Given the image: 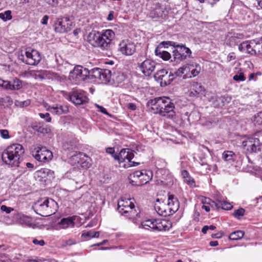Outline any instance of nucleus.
Masks as SVG:
<instances>
[{"instance_id": "8", "label": "nucleus", "mask_w": 262, "mask_h": 262, "mask_svg": "<svg viewBox=\"0 0 262 262\" xmlns=\"http://www.w3.org/2000/svg\"><path fill=\"white\" fill-rule=\"evenodd\" d=\"M87 77H91V70L89 71L80 66H77L69 73V79L75 84H78Z\"/></svg>"}, {"instance_id": "51", "label": "nucleus", "mask_w": 262, "mask_h": 262, "mask_svg": "<svg viewBox=\"0 0 262 262\" xmlns=\"http://www.w3.org/2000/svg\"><path fill=\"white\" fill-rule=\"evenodd\" d=\"M155 164L157 167L158 166L164 167L165 166V162L162 159H160V160L156 161Z\"/></svg>"}, {"instance_id": "62", "label": "nucleus", "mask_w": 262, "mask_h": 262, "mask_svg": "<svg viewBox=\"0 0 262 262\" xmlns=\"http://www.w3.org/2000/svg\"><path fill=\"white\" fill-rule=\"evenodd\" d=\"M114 18V11H111L108 15V16L107 17V20L108 21L112 20Z\"/></svg>"}, {"instance_id": "12", "label": "nucleus", "mask_w": 262, "mask_h": 262, "mask_svg": "<svg viewBox=\"0 0 262 262\" xmlns=\"http://www.w3.org/2000/svg\"><path fill=\"white\" fill-rule=\"evenodd\" d=\"M31 153L36 160L42 162L49 161L53 157L52 152L45 147H36Z\"/></svg>"}, {"instance_id": "60", "label": "nucleus", "mask_w": 262, "mask_h": 262, "mask_svg": "<svg viewBox=\"0 0 262 262\" xmlns=\"http://www.w3.org/2000/svg\"><path fill=\"white\" fill-rule=\"evenodd\" d=\"M116 81L118 82H121L122 81H123L125 77L123 74H119L118 76L116 77Z\"/></svg>"}, {"instance_id": "59", "label": "nucleus", "mask_w": 262, "mask_h": 262, "mask_svg": "<svg viewBox=\"0 0 262 262\" xmlns=\"http://www.w3.org/2000/svg\"><path fill=\"white\" fill-rule=\"evenodd\" d=\"M127 108L130 110L134 111L136 109V105L133 103L127 104Z\"/></svg>"}, {"instance_id": "3", "label": "nucleus", "mask_w": 262, "mask_h": 262, "mask_svg": "<svg viewBox=\"0 0 262 262\" xmlns=\"http://www.w3.org/2000/svg\"><path fill=\"white\" fill-rule=\"evenodd\" d=\"M25 150L22 145L13 144L8 146L2 154V159L7 164L11 167L18 166L20 157L24 154Z\"/></svg>"}, {"instance_id": "57", "label": "nucleus", "mask_w": 262, "mask_h": 262, "mask_svg": "<svg viewBox=\"0 0 262 262\" xmlns=\"http://www.w3.org/2000/svg\"><path fill=\"white\" fill-rule=\"evenodd\" d=\"M21 220L24 223L27 224L28 226H31V224L30 223L31 219L28 216H24Z\"/></svg>"}, {"instance_id": "35", "label": "nucleus", "mask_w": 262, "mask_h": 262, "mask_svg": "<svg viewBox=\"0 0 262 262\" xmlns=\"http://www.w3.org/2000/svg\"><path fill=\"white\" fill-rule=\"evenodd\" d=\"M244 235V232L241 230H237L232 233L229 235V238L235 241L241 239Z\"/></svg>"}, {"instance_id": "34", "label": "nucleus", "mask_w": 262, "mask_h": 262, "mask_svg": "<svg viewBox=\"0 0 262 262\" xmlns=\"http://www.w3.org/2000/svg\"><path fill=\"white\" fill-rule=\"evenodd\" d=\"M254 40L255 41V43H254L255 55L262 53V39H256Z\"/></svg>"}, {"instance_id": "39", "label": "nucleus", "mask_w": 262, "mask_h": 262, "mask_svg": "<svg viewBox=\"0 0 262 262\" xmlns=\"http://www.w3.org/2000/svg\"><path fill=\"white\" fill-rule=\"evenodd\" d=\"M217 204L220 206L218 208H222L224 210H229L232 209V205L229 202L226 201H219Z\"/></svg>"}, {"instance_id": "23", "label": "nucleus", "mask_w": 262, "mask_h": 262, "mask_svg": "<svg viewBox=\"0 0 262 262\" xmlns=\"http://www.w3.org/2000/svg\"><path fill=\"white\" fill-rule=\"evenodd\" d=\"M204 92V89L200 83L193 82L191 85L189 96L190 97H198L203 95Z\"/></svg>"}, {"instance_id": "13", "label": "nucleus", "mask_w": 262, "mask_h": 262, "mask_svg": "<svg viewBox=\"0 0 262 262\" xmlns=\"http://www.w3.org/2000/svg\"><path fill=\"white\" fill-rule=\"evenodd\" d=\"M112 72L108 69L94 68L91 70V78L98 79L102 82H110L112 77Z\"/></svg>"}, {"instance_id": "41", "label": "nucleus", "mask_w": 262, "mask_h": 262, "mask_svg": "<svg viewBox=\"0 0 262 262\" xmlns=\"http://www.w3.org/2000/svg\"><path fill=\"white\" fill-rule=\"evenodd\" d=\"M244 213L245 209L242 208H241L235 210L233 213V215L235 218L239 219L241 217L243 216L244 215Z\"/></svg>"}, {"instance_id": "47", "label": "nucleus", "mask_w": 262, "mask_h": 262, "mask_svg": "<svg viewBox=\"0 0 262 262\" xmlns=\"http://www.w3.org/2000/svg\"><path fill=\"white\" fill-rule=\"evenodd\" d=\"M39 116L41 118L46 119V121L50 122L51 121V118L50 116V114L48 113L45 114L39 113Z\"/></svg>"}, {"instance_id": "52", "label": "nucleus", "mask_w": 262, "mask_h": 262, "mask_svg": "<svg viewBox=\"0 0 262 262\" xmlns=\"http://www.w3.org/2000/svg\"><path fill=\"white\" fill-rule=\"evenodd\" d=\"M33 243L35 245H39L40 246H42L45 244V241L43 240H38L37 239H34L32 241Z\"/></svg>"}, {"instance_id": "2", "label": "nucleus", "mask_w": 262, "mask_h": 262, "mask_svg": "<svg viewBox=\"0 0 262 262\" xmlns=\"http://www.w3.org/2000/svg\"><path fill=\"white\" fill-rule=\"evenodd\" d=\"M147 106L155 114L170 118L174 115V105L168 97H156L147 102Z\"/></svg>"}, {"instance_id": "37", "label": "nucleus", "mask_w": 262, "mask_h": 262, "mask_svg": "<svg viewBox=\"0 0 262 262\" xmlns=\"http://www.w3.org/2000/svg\"><path fill=\"white\" fill-rule=\"evenodd\" d=\"M201 201L203 205H209L212 208H219L220 207L219 204L217 203L211 201L209 198H203L201 200Z\"/></svg>"}, {"instance_id": "49", "label": "nucleus", "mask_w": 262, "mask_h": 262, "mask_svg": "<svg viewBox=\"0 0 262 262\" xmlns=\"http://www.w3.org/2000/svg\"><path fill=\"white\" fill-rule=\"evenodd\" d=\"M1 209L3 211L6 212L7 213H10L13 210L12 208L8 207L6 205H2Z\"/></svg>"}, {"instance_id": "4", "label": "nucleus", "mask_w": 262, "mask_h": 262, "mask_svg": "<svg viewBox=\"0 0 262 262\" xmlns=\"http://www.w3.org/2000/svg\"><path fill=\"white\" fill-rule=\"evenodd\" d=\"M56 206L57 203L53 199L43 198L35 203L33 208L37 214L48 216L56 212Z\"/></svg>"}, {"instance_id": "38", "label": "nucleus", "mask_w": 262, "mask_h": 262, "mask_svg": "<svg viewBox=\"0 0 262 262\" xmlns=\"http://www.w3.org/2000/svg\"><path fill=\"white\" fill-rule=\"evenodd\" d=\"M12 18L11 11L10 10H7L4 12L0 13V18L4 21L10 20Z\"/></svg>"}, {"instance_id": "22", "label": "nucleus", "mask_w": 262, "mask_h": 262, "mask_svg": "<svg viewBox=\"0 0 262 262\" xmlns=\"http://www.w3.org/2000/svg\"><path fill=\"white\" fill-rule=\"evenodd\" d=\"M167 208L169 215L176 212L179 208V201L173 195H169L168 196Z\"/></svg>"}, {"instance_id": "46", "label": "nucleus", "mask_w": 262, "mask_h": 262, "mask_svg": "<svg viewBox=\"0 0 262 262\" xmlns=\"http://www.w3.org/2000/svg\"><path fill=\"white\" fill-rule=\"evenodd\" d=\"M95 105L98 109L99 112L107 116H111V115L107 112L106 110L102 106L99 105V104L96 103L95 104Z\"/></svg>"}, {"instance_id": "18", "label": "nucleus", "mask_w": 262, "mask_h": 262, "mask_svg": "<svg viewBox=\"0 0 262 262\" xmlns=\"http://www.w3.org/2000/svg\"><path fill=\"white\" fill-rule=\"evenodd\" d=\"M156 63L151 59H147L140 65V68L143 74L146 76H149L156 68Z\"/></svg>"}, {"instance_id": "24", "label": "nucleus", "mask_w": 262, "mask_h": 262, "mask_svg": "<svg viewBox=\"0 0 262 262\" xmlns=\"http://www.w3.org/2000/svg\"><path fill=\"white\" fill-rule=\"evenodd\" d=\"M74 219L73 217L63 218L57 224V228L58 229H66L70 227H73L74 225Z\"/></svg>"}, {"instance_id": "7", "label": "nucleus", "mask_w": 262, "mask_h": 262, "mask_svg": "<svg viewBox=\"0 0 262 262\" xmlns=\"http://www.w3.org/2000/svg\"><path fill=\"white\" fill-rule=\"evenodd\" d=\"M118 210L123 215L134 219L138 213L135 208V205L130 199H121L118 202Z\"/></svg>"}, {"instance_id": "32", "label": "nucleus", "mask_w": 262, "mask_h": 262, "mask_svg": "<svg viewBox=\"0 0 262 262\" xmlns=\"http://www.w3.org/2000/svg\"><path fill=\"white\" fill-rule=\"evenodd\" d=\"M201 71V67L195 63L190 64V75L191 77L192 76L195 77L198 75Z\"/></svg>"}, {"instance_id": "43", "label": "nucleus", "mask_w": 262, "mask_h": 262, "mask_svg": "<svg viewBox=\"0 0 262 262\" xmlns=\"http://www.w3.org/2000/svg\"><path fill=\"white\" fill-rule=\"evenodd\" d=\"M0 135L1 137L4 139H8L10 137L9 135V132L7 129H0Z\"/></svg>"}, {"instance_id": "17", "label": "nucleus", "mask_w": 262, "mask_h": 262, "mask_svg": "<svg viewBox=\"0 0 262 262\" xmlns=\"http://www.w3.org/2000/svg\"><path fill=\"white\" fill-rule=\"evenodd\" d=\"M115 160H118L120 163L131 162L132 159L134 157L133 151L129 148H123L121 150L118 155L113 156Z\"/></svg>"}, {"instance_id": "44", "label": "nucleus", "mask_w": 262, "mask_h": 262, "mask_svg": "<svg viewBox=\"0 0 262 262\" xmlns=\"http://www.w3.org/2000/svg\"><path fill=\"white\" fill-rule=\"evenodd\" d=\"M0 86H2L6 89L10 90V81H5L0 78Z\"/></svg>"}, {"instance_id": "26", "label": "nucleus", "mask_w": 262, "mask_h": 262, "mask_svg": "<svg viewBox=\"0 0 262 262\" xmlns=\"http://www.w3.org/2000/svg\"><path fill=\"white\" fill-rule=\"evenodd\" d=\"M214 98H215V101L213 103L214 105L220 107H222L226 104L230 103L231 100V97L228 95H225L217 98L214 96ZM212 99H214V97H212Z\"/></svg>"}, {"instance_id": "54", "label": "nucleus", "mask_w": 262, "mask_h": 262, "mask_svg": "<svg viewBox=\"0 0 262 262\" xmlns=\"http://www.w3.org/2000/svg\"><path fill=\"white\" fill-rule=\"evenodd\" d=\"M235 58H236V57H235L234 53L232 52V53H230L228 54V55L227 56V60L228 62H230L231 60H234L235 59Z\"/></svg>"}, {"instance_id": "1", "label": "nucleus", "mask_w": 262, "mask_h": 262, "mask_svg": "<svg viewBox=\"0 0 262 262\" xmlns=\"http://www.w3.org/2000/svg\"><path fill=\"white\" fill-rule=\"evenodd\" d=\"M115 37V32L111 29L102 30L101 32L92 31L87 36L86 40L94 47L102 50H108Z\"/></svg>"}, {"instance_id": "19", "label": "nucleus", "mask_w": 262, "mask_h": 262, "mask_svg": "<svg viewBox=\"0 0 262 262\" xmlns=\"http://www.w3.org/2000/svg\"><path fill=\"white\" fill-rule=\"evenodd\" d=\"M169 42H162L155 50L156 55L166 61L170 59L171 57L170 54L168 52L163 50V48H167L169 46Z\"/></svg>"}, {"instance_id": "10", "label": "nucleus", "mask_w": 262, "mask_h": 262, "mask_svg": "<svg viewBox=\"0 0 262 262\" xmlns=\"http://www.w3.org/2000/svg\"><path fill=\"white\" fill-rule=\"evenodd\" d=\"M72 21L68 17L57 18L54 21L53 27L56 32L67 33L72 29Z\"/></svg>"}, {"instance_id": "21", "label": "nucleus", "mask_w": 262, "mask_h": 262, "mask_svg": "<svg viewBox=\"0 0 262 262\" xmlns=\"http://www.w3.org/2000/svg\"><path fill=\"white\" fill-rule=\"evenodd\" d=\"M134 177L138 178L143 183L146 184L151 180L153 174L151 170H142L134 173Z\"/></svg>"}, {"instance_id": "36", "label": "nucleus", "mask_w": 262, "mask_h": 262, "mask_svg": "<svg viewBox=\"0 0 262 262\" xmlns=\"http://www.w3.org/2000/svg\"><path fill=\"white\" fill-rule=\"evenodd\" d=\"M200 118V115L198 112L193 111L188 116V120L189 122L194 123Z\"/></svg>"}, {"instance_id": "58", "label": "nucleus", "mask_w": 262, "mask_h": 262, "mask_svg": "<svg viewBox=\"0 0 262 262\" xmlns=\"http://www.w3.org/2000/svg\"><path fill=\"white\" fill-rule=\"evenodd\" d=\"M48 19L49 16L47 15H44L41 21V24L43 25H47Z\"/></svg>"}, {"instance_id": "61", "label": "nucleus", "mask_w": 262, "mask_h": 262, "mask_svg": "<svg viewBox=\"0 0 262 262\" xmlns=\"http://www.w3.org/2000/svg\"><path fill=\"white\" fill-rule=\"evenodd\" d=\"M75 157H76V158H79V159H81L83 157H86V158H88V156H86L85 154L82 153V152H79L78 154H76L75 156Z\"/></svg>"}, {"instance_id": "30", "label": "nucleus", "mask_w": 262, "mask_h": 262, "mask_svg": "<svg viewBox=\"0 0 262 262\" xmlns=\"http://www.w3.org/2000/svg\"><path fill=\"white\" fill-rule=\"evenodd\" d=\"M36 173L37 176L41 178H45L50 176V177H53L54 174V172L48 168H41L38 170Z\"/></svg>"}, {"instance_id": "9", "label": "nucleus", "mask_w": 262, "mask_h": 262, "mask_svg": "<svg viewBox=\"0 0 262 262\" xmlns=\"http://www.w3.org/2000/svg\"><path fill=\"white\" fill-rule=\"evenodd\" d=\"M18 57L23 62L32 66L37 64L41 58L39 53L35 50L26 51L25 54L21 53Z\"/></svg>"}, {"instance_id": "56", "label": "nucleus", "mask_w": 262, "mask_h": 262, "mask_svg": "<svg viewBox=\"0 0 262 262\" xmlns=\"http://www.w3.org/2000/svg\"><path fill=\"white\" fill-rule=\"evenodd\" d=\"M75 244V242L72 239H69L64 242V246H71Z\"/></svg>"}, {"instance_id": "53", "label": "nucleus", "mask_w": 262, "mask_h": 262, "mask_svg": "<svg viewBox=\"0 0 262 262\" xmlns=\"http://www.w3.org/2000/svg\"><path fill=\"white\" fill-rule=\"evenodd\" d=\"M46 2L52 7H55L58 4V0H46Z\"/></svg>"}, {"instance_id": "11", "label": "nucleus", "mask_w": 262, "mask_h": 262, "mask_svg": "<svg viewBox=\"0 0 262 262\" xmlns=\"http://www.w3.org/2000/svg\"><path fill=\"white\" fill-rule=\"evenodd\" d=\"M176 77L174 73H168L165 69L158 71L154 75L155 80L160 83L161 86L170 84Z\"/></svg>"}, {"instance_id": "45", "label": "nucleus", "mask_w": 262, "mask_h": 262, "mask_svg": "<svg viewBox=\"0 0 262 262\" xmlns=\"http://www.w3.org/2000/svg\"><path fill=\"white\" fill-rule=\"evenodd\" d=\"M233 79L236 81H244L246 80V78L243 73H241L239 75L236 74L234 75Z\"/></svg>"}, {"instance_id": "40", "label": "nucleus", "mask_w": 262, "mask_h": 262, "mask_svg": "<svg viewBox=\"0 0 262 262\" xmlns=\"http://www.w3.org/2000/svg\"><path fill=\"white\" fill-rule=\"evenodd\" d=\"M100 232L99 231H90L82 234V236L88 237L90 238L98 237Z\"/></svg>"}, {"instance_id": "27", "label": "nucleus", "mask_w": 262, "mask_h": 262, "mask_svg": "<svg viewBox=\"0 0 262 262\" xmlns=\"http://www.w3.org/2000/svg\"><path fill=\"white\" fill-rule=\"evenodd\" d=\"M57 64L58 65V70L63 73L70 72V71H72V66L67 61H62L61 63L59 61V59H56Z\"/></svg>"}, {"instance_id": "64", "label": "nucleus", "mask_w": 262, "mask_h": 262, "mask_svg": "<svg viewBox=\"0 0 262 262\" xmlns=\"http://www.w3.org/2000/svg\"><path fill=\"white\" fill-rule=\"evenodd\" d=\"M210 207L211 206L209 205H203L202 208L204 209L206 211L209 212L210 210Z\"/></svg>"}, {"instance_id": "33", "label": "nucleus", "mask_w": 262, "mask_h": 262, "mask_svg": "<svg viewBox=\"0 0 262 262\" xmlns=\"http://www.w3.org/2000/svg\"><path fill=\"white\" fill-rule=\"evenodd\" d=\"M22 87V81L19 79L15 78L13 79L12 82H10L11 90H18Z\"/></svg>"}, {"instance_id": "6", "label": "nucleus", "mask_w": 262, "mask_h": 262, "mask_svg": "<svg viewBox=\"0 0 262 262\" xmlns=\"http://www.w3.org/2000/svg\"><path fill=\"white\" fill-rule=\"evenodd\" d=\"M169 46H173L175 49L172 51V58L171 61L177 63L186 59L191 55L190 49L182 44L180 45L176 42H169Z\"/></svg>"}, {"instance_id": "14", "label": "nucleus", "mask_w": 262, "mask_h": 262, "mask_svg": "<svg viewBox=\"0 0 262 262\" xmlns=\"http://www.w3.org/2000/svg\"><path fill=\"white\" fill-rule=\"evenodd\" d=\"M118 51L124 55L130 56L136 51V45L129 39L123 40L119 44Z\"/></svg>"}, {"instance_id": "16", "label": "nucleus", "mask_w": 262, "mask_h": 262, "mask_svg": "<svg viewBox=\"0 0 262 262\" xmlns=\"http://www.w3.org/2000/svg\"><path fill=\"white\" fill-rule=\"evenodd\" d=\"M244 149L249 153L259 150L260 142L257 138H249L242 142Z\"/></svg>"}, {"instance_id": "48", "label": "nucleus", "mask_w": 262, "mask_h": 262, "mask_svg": "<svg viewBox=\"0 0 262 262\" xmlns=\"http://www.w3.org/2000/svg\"><path fill=\"white\" fill-rule=\"evenodd\" d=\"M154 13H150V16L153 18L159 17L160 16V9H156L154 11Z\"/></svg>"}, {"instance_id": "15", "label": "nucleus", "mask_w": 262, "mask_h": 262, "mask_svg": "<svg viewBox=\"0 0 262 262\" xmlns=\"http://www.w3.org/2000/svg\"><path fill=\"white\" fill-rule=\"evenodd\" d=\"M70 100L76 105H80L88 102L89 99L85 92L81 90L72 91L70 95Z\"/></svg>"}, {"instance_id": "29", "label": "nucleus", "mask_w": 262, "mask_h": 262, "mask_svg": "<svg viewBox=\"0 0 262 262\" xmlns=\"http://www.w3.org/2000/svg\"><path fill=\"white\" fill-rule=\"evenodd\" d=\"M222 158L225 161L231 162L235 160L236 155L232 151L227 150L223 153Z\"/></svg>"}, {"instance_id": "25", "label": "nucleus", "mask_w": 262, "mask_h": 262, "mask_svg": "<svg viewBox=\"0 0 262 262\" xmlns=\"http://www.w3.org/2000/svg\"><path fill=\"white\" fill-rule=\"evenodd\" d=\"M176 77H191L190 75V64H186L178 69L174 72Z\"/></svg>"}, {"instance_id": "31", "label": "nucleus", "mask_w": 262, "mask_h": 262, "mask_svg": "<svg viewBox=\"0 0 262 262\" xmlns=\"http://www.w3.org/2000/svg\"><path fill=\"white\" fill-rule=\"evenodd\" d=\"M68 108L66 106L61 105H57L56 106H52L50 107V111L52 113L57 115H61L68 112Z\"/></svg>"}, {"instance_id": "42", "label": "nucleus", "mask_w": 262, "mask_h": 262, "mask_svg": "<svg viewBox=\"0 0 262 262\" xmlns=\"http://www.w3.org/2000/svg\"><path fill=\"white\" fill-rule=\"evenodd\" d=\"M47 71H36L35 72V76L36 78L38 77L42 79H44L47 76Z\"/></svg>"}, {"instance_id": "20", "label": "nucleus", "mask_w": 262, "mask_h": 262, "mask_svg": "<svg viewBox=\"0 0 262 262\" xmlns=\"http://www.w3.org/2000/svg\"><path fill=\"white\" fill-rule=\"evenodd\" d=\"M254 40H247L242 42L238 46V50L241 52H245L250 55H255L254 51Z\"/></svg>"}, {"instance_id": "5", "label": "nucleus", "mask_w": 262, "mask_h": 262, "mask_svg": "<svg viewBox=\"0 0 262 262\" xmlns=\"http://www.w3.org/2000/svg\"><path fill=\"white\" fill-rule=\"evenodd\" d=\"M172 227L170 221L166 219L148 220L142 222L140 227L145 229L150 228L154 231H165Z\"/></svg>"}, {"instance_id": "28", "label": "nucleus", "mask_w": 262, "mask_h": 262, "mask_svg": "<svg viewBox=\"0 0 262 262\" xmlns=\"http://www.w3.org/2000/svg\"><path fill=\"white\" fill-rule=\"evenodd\" d=\"M155 209L157 213L160 215L164 216L169 215L167 206H166L165 204H160L159 206L156 204L155 206Z\"/></svg>"}, {"instance_id": "50", "label": "nucleus", "mask_w": 262, "mask_h": 262, "mask_svg": "<svg viewBox=\"0 0 262 262\" xmlns=\"http://www.w3.org/2000/svg\"><path fill=\"white\" fill-rule=\"evenodd\" d=\"M138 164V163L131 161V162H128L127 163L124 164L123 166L124 168H127L132 166H137Z\"/></svg>"}, {"instance_id": "63", "label": "nucleus", "mask_w": 262, "mask_h": 262, "mask_svg": "<svg viewBox=\"0 0 262 262\" xmlns=\"http://www.w3.org/2000/svg\"><path fill=\"white\" fill-rule=\"evenodd\" d=\"M106 152L108 154L113 155L115 152V150H114V148L109 147V148H106Z\"/></svg>"}, {"instance_id": "55", "label": "nucleus", "mask_w": 262, "mask_h": 262, "mask_svg": "<svg viewBox=\"0 0 262 262\" xmlns=\"http://www.w3.org/2000/svg\"><path fill=\"white\" fill-rule=\"evenodd\" d=\"M158 168V169L156 173V175L157 178H160V174H161L163 173V172H164L165 171V170L163 169L162 167Z\"/></svg>"}]
</instances>
